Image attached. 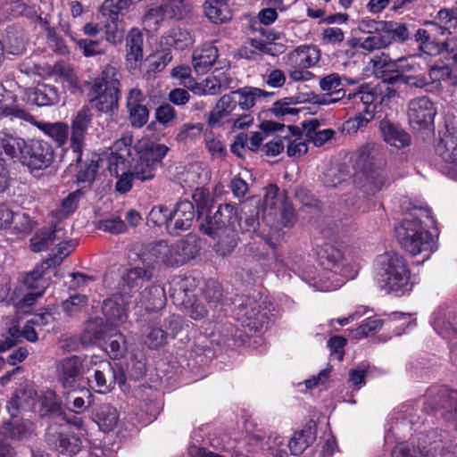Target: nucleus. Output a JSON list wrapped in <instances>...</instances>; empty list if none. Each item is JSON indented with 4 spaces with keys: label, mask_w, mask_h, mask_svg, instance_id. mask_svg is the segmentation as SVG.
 <instances>
[{
    "label": "nucleus",
    "mask_w": 457,
    "mask_h": 457,
    "mask_svg": "<svg viewBox=\"0 0 457 457\" xmlns=\"http://www.w3.org/2000/svg\"><path fill=\"white\" fill-rule=\"evenodd\" d=\"M353 168L358 171L355 183L367 195H374L389 184L385 170L386 160L376 145H366L353 154Z\"/></svg>",
    "instance_id": "nucleus-1"
},
{
    "label": "nucleus",
    "mask_w": 457,
    "mask_h": 457,
    "mask_svg": "<svg viewBox=\"0 0 457 457\" xmlns=\"http://www.w3.org/2000/svg\"><path fill=\"white\" fill-rule=\"evenodd\" d=\"M430 220L431 211L428 207L413 206L403 221L395 227L399 244L413 256L433 250V237L424 228Z\"/></svg>",
    "instance_id": "nucleus-2"
},
{
    "label": "nucleus",
    "mask_w": 457,
    "mask_h": 457,
    "mask_svg": "<svg viewBox=\"0 0 457 457\" xmlns=\"http://www.w3.org/2000/svg\"><path fill=\"white\" fill-rule=\"evenodd\" d=\"M378 279L388 292L402 293L412 287L410 270L403 256L395 252H386L376 260Z\"/></svg>",
    "instance_id": "nucleus-3"
},
{
    "label": "nucleus",
    "mask_w": 457,
    "mask_h": 457,
    "mask_svg": "<svg viewBox=\"0 0 457 457\" xmlns=\"http://www.w3.org/2000/svg\"><path fill=\"white\" fill-rule=\"evenodd\" d=\"M169 147L163 144H150L137 150V157L129 165L135 180L141 182L154 178L157 168L162 164Z\"/></svg>",
    "instance_id": "nucleus-4"
},
{
    "label": "nucleus",
    "mask_w": 457,
    "mask_h": 457,
    "mask_svg": "<svg viewBox=\"0 0 457 457\" xmlns=\"http://www.w3.org/2000/svg\"><path fill=\"white\" fill-rule=\"evenodd\" d=\"M54 158L53 146L46 141L38 139L26 140L21 152L20 162L31 173L47 169Z\"/></svg>",
    "instance_id": "nucleus-5"
},
{
    "label": "nucleus",
    "mask_w": 457,
    "mask_h": 457,
    "mask_svg": "<svg viewBox=\"0 0 457 457\" xmlns=\"http://www.w3.org/2000/svg\"><path fill=\"white\" fill-rule=\"evenodd\" d=\"M45 441L47 445L61 454L74 455L81 449V439L75 434L70 433L67 427L56 422L48 425Z\"/></svg>",
    "instance_id": "nucleus-6"
},
{
    "label": "nucleus",
    "mask_w": 457,
    "mask_h": 457,
    "mask_svg": "<svg viewBox=\"0 0 457 457\" xmlns=\"http://www.w3.org/2000/svg\"><path fill=\"white\" fill-rule=\"evenodd\" d=\"M254 297L241 296L235 302V315L242 326L258 331L265 324L268 316L262 304Z\"/></svg>",
    "instance_id": "nucleus-7"
},
{
    "label": "nucleus",
    "mask_w": 457,
    "mask_h": 457,
    "mask_svg": "<svg viewBox=\"0 0 457 457\" xmlns=\"http://www.w3.org/2000/svg\"><path fill=\"white\" fill-rule=\"evenodd\" d=\"M84 369L83 359L77 355L63 359L57 367V378L68 393H76L82 386Z\"/></svg>",
    "instance_id": "nucleus-8"
},
{
    "label": "nucleus",
    "mask_w": 457,
    "mask_h": 457,
    "mask_svg": "<svg viewBox=\"0 0 457 457\" xmlns=\"http://www.w3.org/2000/svg\"><path fill=\"white\" fill-rule=\"evenodd\" d=\"M436 114L434 103L428 96H420L408 104V120L414 130H421L433 125Z\"/></svg>",
    "instance_id": "nucleus-9"
},
{
    "label": "nucleus",
    "mask_w": 457,
    "mask_h": 457,
    "mask_svg": "<svg viewBox=\"0 0 457 457\" xmlns=\"http://www.w3.org/2000/svg\"><path fill=\"white\" fill-rule=\"evenodd\" d=\"M133 296L124 291V293L114 295L104 301L102 312L111 328L127 320L128 310L130 306H134Z\"/></svg>",
    "instance_id": "nucleus-10"
},
{
    "label": "nucleus",
    "mask_w": 457,
    "mask_h": 457,
    "mask_svg": "<svg viewBox=\"0 0 457 457\" xmlns=\"http://www.w3.org/2000/svg\"><path fill=\"white\" fill-rule=\"evenodd\" d=\"M91 111L84 107L79 110L71 120V147L76 154L78 162H81V152L85 145V138L92 122Z\"/></svg>",
    "instance_id": "nucleus-11"
},
{
    "label": "nucleus",
    "mask_w": 457,
    "mask_h": 457,
    "mask_svg": "<svg viewBox=\"0 0 457 457\" xmlns=\"http://www.w3.org/2000/svg\"><path fill=\"white\" fill-rule=\"evenodd\" d=\"M429 397L432 399L425 403V409L432 411L439 409L446 410V413H444L445 419L452 422L457 430V391L442 388L436 395L430 392Z\"/></svg>",
    "instance_id": "nucleus-12"
},
{
    "label": "nucleus",
    "mask_w": 457,
    "mask_h": 457,
    "mask_svg": "<svg viewBox=\"0 0 457 457\" xmlns=\"http://www.w3.org/2000/svg\"><path fill=\"white\" fill-rule=\"evenodd\" d=\"M196 212L192 202L182 200L176 204L170 212V222H168V231L171 235H179L192 226Z\"/></svg>",
    "instance_id": "nucleus-13"
},
{
    "label": "nucleus",
    "mask_w": 457,
    "mask_h": 457,
    "mask_svg": "<svg viewBox=\"0 0 457 457\" xmlns=\"http://www.w3.org/2000/svg\"><path fill=\"white\" fill-rule=\"evenodd\" d=\"M237 110V102L233 94H226L217 101L209 114L207 123L212 128H220L225 123L231 122L238 115Z\"/></svg>",
    "instance_id": "nucleus-14"
},
{
    "label": "nucleus",
    "mask_w": 457,
    "mask_h": 457,
    "mask_svg": "<svg viewBox=\"0 0 457 457\" xmlns=\"http://www.w3.org/2000/svg\"><path fill=\"white\" fill-rule=\"evenodd\" d=\"M95 382L99 393H104L113 388L116 383H125V376L118 366H112L108 361H101L94 374Z\"/></svg>",
    "instance_id": "nucleus-15"
},
{
    "label": "nucleus",
    "mask_w": 457,
    "mask_h": 457,
    "mask_svg": "<svg viewBox=\"0 0 457 457\" xmlns=\"http://www.w3.org/2000/svg\"><path fill=\"white\" fill-rule=\"evenodd\" d=\"M379 131L383 140L392 147L403 149L411 144V135L400 125L384 119L379 122Z\"/></svg>",
    "instance_id": "nucleus-16"
},
{
    "label": "nucleus",
    "mask_w": 457,
    "mask_h": 457,
    "mask_svg": "<svg viewBox=\"0 0 457 457\" xmlns=\"http://www.w3.org/2000/svg\"><path fill=\"white\" fill-rule=\"evenodd\" d=\"M113 330L114 328H111L102 318H91L85 323L80 341L83 345H94L112 336Z\"/></svg>",
    "instance_id": "nucleus-17"
},
{
    "label": "nucleus",
    "mask_w": 457,
    "mask_h": 457,
    "mask_svg": "<svg viewBox=\"0 0 457 457\" xmlns=\"http://www.w3.org/2000/svg\"><path fill=\"white\" fill-rule=\"evenodd\" d=\"M26 140L8 129L0 131V162L19 158Z\"/></svg>",
    "instance_id": "nucleus-18"
},
{
    "label": "nucleus",
    "mask_w": 457,
    "mask_h": 457,
    "mask_svg": "<svg viewBox=\"0 0 457 457\" xmlns=\"http://www.w3.org/2000/svg\"><path fill=\"white\" fill-rule=\"evenodd\" d=\"M153 277L152 269L147 267H134L128 270L127 273L123 276V287L120 293H129L134 295L132 300L137 297V290L144 283L150 281Z\"/></svg>",
    "instance_id": "nucleus-19"
},
{
    "label": "nucleus",
    "mask_w": 457,
    "mask_h": 457,
    "mask_svg": "<svg viewBox=\"0 0 457 457\" xmlns=\"http://www.w3.org/2000/svg\"><path fill=\"white\" fill-rule=\"evenodd\" d=\"M166 302L164 288L158 285L147 287L132 300L134 307L145 306L146 311L161 309Z\"/></svg>",
    "instance_id": "nucleus-20"
},
{
    "label": "nucleus",
    "mask_w": 457,
    "mask_h": 457,
    "mask_svg": "<svg viewBox=\"0 0 457 457\" xmlns=\"http://www.w3.org/2000/svg\"><path fill=\"white\" fill-rule=\"evenodd\" d=\"M130 143L129 137L122 138L115 143V152L109 158V170L112 175H118L120 172L129 170L130 164L128 157L131 151Z\"/></svg>",
    "instance_id": "nucleus-21"
},
{
    "label": "nucleus",
    "mask_w": 457,
    "mask_h": 457,
    "mask_svg": "<svg viewBox=\"0 0 457 457\" xmlns=\"http://www.w3.org/2000/svg\"><path fill=\"white\" fill-rule=\"evenodd\" d=\"M24 285L30 289V292L24 295L22 303L24 306H30L45 292L46 285L45 273L36 267L25 277Z\"/></svg>",
    "instance_id": "nucleus-22"
},
{
    "label": "nucleus",
    "mask_w": 457,
    "mask_h": 457,
    "mask_svg": "<svg viewBox=\"0 0 457 457\" xmlns=\"http://www.w3.org/2000/svg\"><path fill=\"white\" fill-rule=\"evenodd\" d=\"M435 151L444 162L457 165V130H446L438 139Z\"/></svg>",
    "instance_id": "nucleus-23"
},
{
    "label": "nucleus",
    "mask_w": 457,
    "mask_h": 457,
    "mask_svg": "<svg viewBox=\"0 0 457 457\" xmlns=\"http://www.w3.org/2000/svg\"><path fill=\"white\" fill-rule=\"evenodd\" d=\"M218 49L213 45H204L194 51L192 65L196 73L204 74L217 62Z\"/></svg>",
    "instance_id": "nucleus-24"
},
{
    "label": "nucleus",
    "mask_w": 457,
    "mask_h": 457,
    "mask_svg": "<svg viewBox=\"0 0 457 457\" xmlns=\"http://www.w3.org/2000/svg\"><path fill=\"white\" fill-rule=\"evenodd\" d=\"M320 58V50L315 46H300L288 54L290 63L303 69L315 65Z\"/></svg>",
    "instance_id": "nucleus-25"
},
{
    "label": "nucleus",
    "mask_w": 457,
    "mask_h": 457,
    "mask_svg": "<svg viewBox=\"0 0 457 457\" xmlns=\"http://www.w3.org/2000/svg\"><path fill=\"white\" fill-rule=\"evenodd\" d=\"M89 101L100 112L112 113L118 109V102L120 97V91H111L102 89L100 92H93L90 89Z\"/></svg>",
    "instance_id": "nucleus-26"
},
{
    "label": "nucleus",
    "mask_w": 457,
    "mask_h": 457,
    "mask_svg": "<svg viewBox=\"0 0 457 457\" xmlns=\"http://www.w3.org/2000/svg\"><path fill=\"white\" fill-rule=\"evenodd\" d=\"M317 438L314 425H308L294 434L287 443L291 454L298 456L311 446Z\"/></svg>",
    "instance_id": "nucleus-27"
},
{
    "label": "nucleus",
    "mask_w": 457,
    "mask_h": 457,
    "mask_svg": "<svg viewBox=\"0 0 457 457\" xmlns=\"http://www.w3.org/2000/svg\"><path fill=\"white\" fill-rule=\"evenodd\" d=\"M179 253L176 244L168 245L165 241L156 242L149 250V254L157 262H162L166 266L182 265L181 261L177 256Z\"/></svg>",
    "instance_id": "nucleus-28"
},
{
    "label": "nucleus",
    "mask_w": 457,
    "mask_h": 457,
    "mask_svg": "<svg viewBox=\"0 0 457 457\" xmlns=\"http://www.w3.org/2000/svg\"><path fill=\"white\" fill-rule=\"evenodd\" d=\"M287 201V195L284 191L280 192L275 184H270L266 187L265 195L263 197L262 210L265 217H276L277 211L284 206Z\"/></svg>",
    "instance_id": "nucleus-29"
},
{
    "label": "nucleus",
    "mask_w": 457,
    "mask_h": 457,
    "mask_svg": "<svg viewBox=\"0 0 457 457\" xmlns=\"http://www.w3.org/2000/svg\"><path fill=\"white\" fill-rule=\"evenodd\" d=\"M63 235V229L57 227L41 229L30 238V248L35 253L46 251Z\"/></svg>",
    "instance_id": "nucleus-30"
},
{
    "label": "nucleus",
    "mask_w": 457,
    "mask_h": 457,
    "mask_svg": "<svg viewBox=\"0 0 457 457\" xmlns=\"http://www.w3.org/2000/svg\"><path fill=\"white\" fill-rule=\"evenodd\" d=\"M120 73L112 65H106L91 85L93 92L104 90L120 91Z\"/></svg>",
    "instance_id": "nucleus-31"
},
{
    "label": "nucleus",
    "mask_w": 457,
    "mask_h": 457,
    "mask_svg": "<svg viewBox=\"0 0 457 457\" xmlns=\"http://www.w3.org/2000/svg\"><path fill=\"white\" fill-rule=\"evenodd\" d=\"M210 443L215 450L220 452L215 453L204 447L192 446L189 448V455L191 457H234V452L231 451L233 445L230 441L225 443L224 438L214 437L210 439Z\"/></svg>",
    "instance_id": "nucleus-32"
},
{
    "label": "nucleus",
    "mask_w": 457,
    "mask_h": 457,
    "mask_svg": "<svg viewBox=\"0 0 457 457\" xmlns=\"http://www.w3.org/2000/svg\"><path fill=\"white\" fill-rule=\"evenodd\" d=\"M228 0H206L204 12L207 18L213 23H223L232 18L228 4Z\"/></svg>",
    "instance_id": "nucleus-33"
},
{
    "label": "nucleus",
    "mask_w": 457,
    "mask_h": 457,
    "mask_svg": "<svg viewBox=\"0 0 457 457\" xmlns=\"http://www.w3.org/2000/svg\"><path fill=\"white\" fill-rule=\"evenodd\" d=\"M36 126L51 137L58 146H63L68 140L70 129L67 124L63 122H45L36 121Z\"/></svg>",
    "instance_id": "nucleus-34"
},
{
    "label": "nucleus",
    "mask_w": 457,
    "mask_h": 457,
    "mask_svg": "<svg viewBox=\"0 0 457 457\" xmlns=\"http://www.w3.org/2000/svg\"><path fill=\"white\" fill-rule=\"evenodd\" d=\"M317 258L325 270H333L339 267L344 256L338 248L330 244H325L318 247Z\"/></svg>",
    "instance_id": "nucleus-35"
},
{
    "label": "nucleus",
    "mask_w": 457,
    "mask_h": 457,
    "mask_svg": "<svg viewBox=\"0 0 457 457\" xmlns=\"http://www.w3.org/2000/svg\"><path fill=\"white\" fill-rule=\"evenodd\" d=\"M29 97L30 101L38 106L54 105L60 101L57 88L51 85H42L31 89Z\"/></svg>",
    "instance_id": "nucleus-36"
},
{
    "label": "nucleus",
    "mask_w": 457,
    "mask_h": 457,
    "mask_svg": "<svg viewBox=\"0 0 457 457\" xmlns=\"http://www.w3.org/2000/svg\"><path fill=\"white\" fill-rule=\"evenodd\" d=\"M143 33L136 28H133L127 36V62L136 63L143 58Z\"/></svg>",
    "instance_id": "nucleus-37"
},
{
    "label": "nucleus",
    "mask_w": 457,
    "mask_h": 457,
    "mask_svg": "<svg viewBox=\"0 0 457 457\" xmlns=\"http://www.w3.org/2000/svg\"><path fill=\"white\" fill-rule=\"evenodd\" d=\"M175 244L179 251L177 256L182 264L194 259L201 249L200 240L195 235L189 234Z\"/></svg>",
    "instance_id": "nucleus-38"
},
{
    "label": "nucleus",
    "mask_w": 457,
    "mask_h": 457,
    "mask_svg": "<svg viewBox=\"0 0 457 457\" xmlns=\"http://www.w3.org/2000/svg\"><path fill=\"white\" fill-rule=\"evenodd\" d=\"M96 422L104 432L112 431L119 421L117 410L109 403H104L99 406L96 413Z\"/></svg>",
    "instance_id": "nucleus-39"
},
{
    "label": "nucleus",
    "mask_w": 457,
    "mask_h": 457,
    "mask_svg": "<svg viewBox=\"0 0 457 457\" xmlns=\"http://www.w3.org/2000/svg\"><path fill=\"white\" fill-rule=\"evenodd\" d=\"M229 94H233V96L236 95L238 96V100H237V109L243 111L249 110L254 106L258 98L270 95L257 87H244L232 91Z\"/></svg>",
    "instance_id": "nucleus-40"
},
{
    "label": "nucleus",
    "mask_w": 457,
    "mask_h": 457,
    "mask_svg": "<svg viewBox=\"0 0 457 457\" xmlns=\"http://www.w3.org/2000/svg\"><path fill=\"white\" fill-rule=\"evenodd\" d=\"M105 19L104 29L107 41L117 44L122 41L125 32V23L121 17L103 15Z\"/></svg>",
    "instance_id": "nucleus-41"
},
{
    "label": "nucleus",
    "mask_w": 457,
    "mask_h": 457,
    "mask_svg": "<svg viewBox=\"0 0 457 457\" xmlns=\"http://www.w3.org/2000/svg\"><path fill=\"white\" fill-rule=\"evenodd\" d=\"M36 393L32 388L18 390L7 403L6 408L9 413L15 417L20 410H25L30 406Z\"/></svg>",
    "instance_id": "nucleus-42"
},
{
    "label": "nucleus",
    "mask_w": 457,
    "mask_h": 457,
    "mask_svg": "<svg viewBox=\"0 0 457 457\" xmlns=\"http://www.w3.org/2000/svg\"><path fill=\"white\" fill-rule=\"evenodd\" d=\"M202 297L211 309H217L223 303V289L215 279H209L202 288Z\"/></svg>",
    "instance_id": "nucleus-43"
},
{
    "label": "nucleus",
    "mask_w": 457,
    "mask_h": 457,
    "mask_svg": "<svg viewBox=\"0 0 457 457\" xmlns=\"http://www.w3.org/2000/svg\"><path fill=\"white\" fill-rule=\"evenodd\" d=\"M40 415L50 417H62L65 414L57 395L53 391H47L40 398Z\"/></svg>",
    "instance_id": "nucleus-44"
},
{
    "label": "nucleus",
    "mask_w": 457,
    "mask_h": 457,
    "mask_svg": "<svg viewBox=\"0 0 457 457\" xmlns=\"http://www.w3.org/2000/svg\"><path fill=\"white\" fill-rule=\"evenodd\" d=\"M73 245L71 242L59 243L55 247L54 254L45 259L39 265L37 266V268L46 273L47 270L61 264L62 260L71 253Z\"/></svg>",
    "instance_id": "nucleus-45"
},
{
    "label": "nucleus",
    "mask_w": 457,
    "mask_h": 457,
    "mask_svg": "<svg viewBox=\"0 0 457 457\" xmlns=\"http://www.w3.org/2000/svg\"><path fill=\"white\" fill-rule=\"evenodd\" d=\"M36 226V222L25 212H13L10 219V228L17 236L29 234Z\"/></svg>",
    "instance_id": "nucleus-46"
},
{
    "label": "nucleus",
    "mask_w": 457,
    "mask_h": 457,
    "mask_svg": "<svg viewBox=\"0 0 457 457\" xmlns=\"http://www.w3.org/2000/svg\"><path fill=\"white\" fill-rule=\"evenodd\" d=\"M377 98L378 95L367 84L360 87L358 91L348 94V99H353L355 103L358 100V104L362 105L361 110H373V115L376 110L374 103Z\"/></svg>",
    "instance_id": "nucleus-47"
},
{
    "label": "nucleus",
    "mask_w": 457,
    "mask_h": 457,
    "mask_svg": "<svg viewBox=\"0 0 457 457\" xmlns=\"http://www.w3.org/2000/svg\"><path fill=\"white\" fill-rule=\"evenodd\" d=\"M193 43L194 37L191 33L187 29L181 28L170 29L167 37V44L179 50H183L193 45Z\"/></svg>",
    "instance_id": "nucleus-48"
},
{
    "label": "nucleus",
    "mask_w": 457,
    "mask_h": 457,
    "mask_svg": "<svg viewBox=\"0 0 457 457\" xmlns=\"http://www.w3.org/2000/svg\"><path fill=\"white\" fill-rule=\"evenodd\" d=\"M162 4L165 14L170 20H182L190 12V4L186 0H167Z\"/></svg>",
    "instance_id": "nucleus-49"
},
{
    "label": "nucleus",
    "mask_w": 457,
    "mask_h": 457,
    "mask_svg": "<svg viewBox=\"0 0 457 457\" xmlns=\"http://www.w3.org/2000/svg\"><path fill=\"white\" fill-rule=\"evenodd\" d=\"M212 216L216 225L218 224L224 231L228 228H232L230 224L232 220L237 218V210L233 204H220Z\"/></svg>",
    "instance_id": "nucleus-50"
},
{
    "label": "nucleus",
    "mask_w": 457,
    "mask_h": 457,
    "mask_svg": "<svg viewBox=\"0 0 457 457\" xmlns=\"http://www.w3.org/2000/svg\"><path fill=\"white\" fill-rule=\"evenodd\" d=\"M382 33L387 36L389 45L395 40L406 41L410 37L407 26L395 21H385Z\"/></svg>",
    "instance_id": "nucleus-51"
},
{
    "label": "nucleus",
    "mask_w": 457,
    "mask_h": 457,
    "mask_svg": "<svg viewBox=\"0 0 457 457\" xmlns=\"http://www.w3.org/2000/svg\"><path fill=\"white\" fill-rule=\"evenodd\" d=\"M82 395L75 396L71 399L70 394L66 392L65 401L66 404L72 405L71 411L79 414L86 411L92 404V394L86 388L82 387L79 390Z\"/></svg>",
    "instance_id": "nucleus-52"
},
{
    "label": "nucleus",
    "mask_w": 457,
    "mask_h": 457,
    "mask_svg": "<svg viewBox=\"0 0 457 457\" xmlns=\"http://www.w3.org/2000/svg\"><path fill=\"white\" fill-rule=\"evenodd\" d=\"M99 158L93 157L86 162L80 164L77 174V181L79 183H87L90 185L96 179L99 169Z\"/></svg>",
    "instance_id": "nucleus-53"
},
{
    "label": "nucleus",
    "mask_w": 457,
    "mask_h": 457,
    "mask_svg": "<svg viewBox=\"0 0 457 457\" xmlns=\"http://www.w3.org/2000/svg\"><path fill=\"white\" fill-rule=\"evenodd\" d=\"M259 211L257 206H249L240 216L238 224L242 232L254 233L259 227Z\"/></svg>",
    "instance_id": "nucleus-54"
},
{
    "label": "nucleus",
    "mask_w": 457,
    "mask_h": 457,
    "mask_svg": "<svg viewBox=\"0 0 457 457\" xmlns=\"http://www.w3.org/2000/svg\"><path fill=\"white\" fill-rule=\"evenodd\" d=\"M237 235L233 228H228L224 233L217 237L216 252L223 256L230 254L237 245Z\"/></svg>",
    "instance_id": "nucleus-55"
},
{
    "label": "nucleus",
    "mask_w": 457,
    "mask_h": 457,
    "mask_svg": "<svg viewBox=\"0 0 457 457\" xmlns=\"http://www.w3.org/2000/svg\"><path fill=\"white\" fill-rule=\"evenodd\" d=\"M168 19L165 14L163 4L151 7L144 15V25L150 30H156L161 23Z\"/></svg>",
    "instance_id": "nucleus-56"
},
{
    "label": "nucleus",
    "mask_w": 457,
    "mask_h": 457,
    "mask_svg": "<svg viewBox=\"0 0 457 457\" xmlns=\"http://www.w3.org/2000/svg\"><path fill=\"white\" fill-rule=\"evenodd\" d=\"M191 91L198 96H215L220 92L214 74L201 82L195 81Z\"/></svg>",
    "instance_id": "nucleus-57"
},
{
    "label": "nucleus",
    "mask_w": 457,
    "mask_h": 457,
    "mask_svg": "<svg viewBox=\"0 0 457 457\" xmlns=\"http://www.w3.org/2000/svg\"><path fill=\"white\" fill-rule=\"evenodd\" d=\"M341 86V77L337 73L328 74L320 80V87L322 91L337 95V97H344L345 94Z\"/></svg>",
    "instance_id": "nucleus-58"
},
{
    "label": "nucleus",
    "mask_w": 457,
    "mask_h": 457,
    "mask_svg": "<svg viewBox=\"0 0 457 457\" xmlns=\"http://www.w3.org/2000/svg\"><path fill=\"white\" fill-rule=\"evenodd\" d=\"M384 324L381 319H367L358 328L351 330L352 337L360 339L379 330Z\"/></svg>",
    "instance_id": "nucleus-59"
},
{
    "label": "nucleus",
    "mask_w": 457,
    "mask_h": 457,
    "mask_svg": "<svg viewBox=\"0 0 457 457\" xmlns=\"http://www.w3.org/2000/svg\"><path fill=\"white\" fill-rule=\"evenodd\" d=\"M87 305L85 295H74L62 303L63 312L70 317L78 315Z\"/></svg>",
    "instance_id": "nucleus-60"
},
{
    "label": "nucleus",
    "mask_w": 457,
    "mask_h": 457,
    "mask_svg": "<svg viewBox=\"0 0 457 457\" xmlns=\"http://www.w3.org/2000/svg\"><path fill=\"white\" fill-rule=\"evenodd\" d=\"M389 46L387 36L381 34H373L367 37L359 44V47L364 51L371 53L376 50L386 48Z\"/></svg>",
    "instance_id": "nucleus-61"
},
{
    "label": "nucleus",
    "mask_w": 457,
    "mask_h": 457,
    "mask_svg": "<svg viewBox=\"0 0 457 457\" xmlns=\"http://www.w3.org/2000/svg\"><path fill=\"white\" fill-rule=\"evenodd\" d=\"M34 325H39V321L37 320H30L26 322V324L21 329H20L16 326H13L9 328V335L12 336V337H22L32 343L37 342L38 337L34 328Z\"/></svg>",
    "instance_id": "nucleus-62"
},
{
    "label": "nucleus",
    "mask_w": 457,
    "mask_h": 457,
    "mask_svg": "<svg viewBox=\"0 0 457 457\" xmlns=\"http://www.w3.org/2000/svg\"><path fill=\"white\" fill-rule=\"evenodd\" d=\"M203 131L202 123H186L183 124L178 134L176 135V140L180 143L190 142L196 137H200Z\"/></svg>",
    "instance_id": "nucleus-63"
},
{
    "label": "nucleus",
    "mask_w": 457,
    "mask_h": 457,
    "mask_svg": "<svg viewBox=\"0 0 457 457\" xmlns=\"http://www.w3.org/2000/svg\"><path fill=\"white\" fill-rule=\"evenodd\" d=\"M166 338L167 335L161 328L149 327L144 341L150 349H156L165 344Z\"/></svg>",
    "instance_id": "nucleus-64"
}]
</instances>
